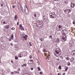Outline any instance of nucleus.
<instances>
[{"label": "nucleus", "instance_id": "nucleus-30", "mask_svg": "<svg viewBox=\"0 0 75 75\" xmlns=\"http://www.w3.org/2000/svg\"><path fill=\"white\" fill-rule=\"evenodd\" d=\"M29 45H30V46H32V45H31V42H29Z\"/></svg>", "mask_w": 75, "mask_h": 75}, {"label": "nucleus", "instance_id": "nucleus-32", "mask_svg": "<svg viewBox=\"0 0 75 75\" xmlns=\"http://www.w3.org/2000/svg\"><path fill=\"white\" fill-rule=\"evenodd\" d=\"M27 13H28V11L27 10L26 11V12H25V13L26 15H27Z\"/></svg>", "mask_w": 75, "mask_h": 75}, {"label": "nucleus", "instance_id": "nucleus-35", "mask_svg": "<svg viewBox=\"0 0 75 75\" xmlns=\"http://www.w3.org/2000/svg\"><path fill=\"white\" fill-rule=\"evenodd\" d=\"M47 59H48V60H49V59H50V57H48V56H47Z\"/></svg>", "mask_w": 75, "mask_h": 75}, {"label": "nucleus", "instance_id": "nucleus-22", "mask_svg": "<svg viewBox=\"0 0 75 75\" xmlns=\"http://www.w3.org/2000/svg\"><path fill=\"white\" fill-rule=\"evenodd\" d=\"M15 72L16 74H20L19 72H18L17 71H15Z\"/></svg>", "mask_w": 75, "mask_h": 75}, {"label": "nucleus", "instance_id": "nucleus-16", "mask_svg": "<svg viewBox=\"0 0 75 75\" xmlns=\"http://www.w3.org/2000/svg\"><path fill=\"white\" fill-rule=\"evenodd\" d=\"M55 41L57 43L59 42V38H57L56 39V40H55Z\"/></svg>", "mask_w": 75, "mask_h": 75}, {"label": "nucleus", "instance_id": "nucleus-8", "mask_svg": "<svg viewBox=\"0 0 75 75\" xmlns=\"http://www.w3.org/2000/svg\"><path fill=\"white\" fill-rule=\"evenodd\" d=\"M71 11H72L71 9H67L64 10V12L66 14H68L69 13H70Z\"/></svg>", "mask_w": 75, "mask_h": 75}, {"label": "nucleus", "instance_id": "nucleus-48", "mask_svg": "<svg viewBox=\"0 0 75 75\" xmlns=\"http://www.w3.org/2000/svg\"><path fill=\"white\" fill-rule=\"evenodd\" d=\"M71 65V64L70 63L68 64V66H69Z\"/></svg>", "mask_w": 75, "mask_h": 75}, {"label": "nucleus", "instance_id": "nucleus-53", "mask_svg": "<svg viewBox=\"0 0 75 75\" xmlns=\"http://www.w3.org/2000/svg\"><path fill=\"white\" fill-rule=\"evenodd\" d=\"M24 65H22V67H24Z\"/></svg>", "mask_w": 75, "mask_h": 75}, {"label": "nucleus", "instance_id": "nucleus-23", "mask_svg": "<svg viewBox=\"0 0 75 75\" xmlns=\"http://www.w3.org/2000/svg\"><path fill=\"white\" fill-rule=\"evenodd\" d=\"M5 74V72L4 71H2V75H4Z\"/></svg>", "mask_w": 75, "mask_h": 75}, {"label": "nucleus", "instance_id": "nucleus-34", "mask_svg": "<svg viewBox=\"0 0 75 75\" xmlns=\"http://www.w3.org/2000/svg\"><path fill=\"white\" fill-rule=\"evenodd\" d=\"M43 52H45L46 51V50H45L44 49L43 50Z\"/></svg>", "mask_w": 75, "mask_h": 75}, {"label": "nucleus", "instance_id": "nucleus-44", "mask_svg": "<svg viewBox=\"0 0 75 75\" xmlns=\"http://www.w3.org/2000/svg\"><path fill=\"white\" fill-rule=\"evenodd\" d=\"M57 61H59V58L57 59Z\"/></svg>", "mask_w": 75, "mask_h": 75}, {"label": "nucleus", "instance_id": "nucleus-42", "mask_svg": "<svg viewBox=\"0 0 75 75\" xmlns=\"http://www.w3.org/2000/svg\"><path fill=\"white\" fill-rule=\"evenodd\" d=\"M18 71H20V69H18Z\"/></svg>", "mask_w": 75, "mask_h": 75}, {"label": "nucleus", "instance_id": "nucleus-5", "mask_svg": "<svg viewBox=\"0 0 75 75\" xmlns=\"http://www.w3.org/2000/svg\"><path fill=\"white\" fill-rule=\"evenodd\" d=\"M60 38H61L62 40V41L64 42L65 41L67 40V36L66 35H61L60 36Z\"/></svg>", "mask_w": 75, "mask_h": 75}, {"label": "nucleus", "instance_id": "nucleus-31", "mask_svg": "<svg viewBox=\"0 0 75 75\" xmlns=\"http://www.w3.org/2000/svg\"><path fill=\"white\" fill-rule=\"evenodd\" d=\"M50 38L51 39H52V35H50Z\"/></svg>", "mask_w": 75, "mask_h": 75}, {"label": "nucleus", "instance_id": "nucleus-21", "mask_svg": "<svg viewBox=\"0 0 75 75\" xmlns=\"http://www.w3.org/2000/svg\"><path fill=\"white\" fill-rule=\"evenodd\" d=\"M13 34H12L11 36V39H13V36L14 35H13Z\"/></svg>", "mask_w": 75, "mask_h": 75}, {"label": "nucleus", "instance_id": "nucleus-20", "mask_svg": "<svg viewBox=\"0 0 75 75\" xmlns=\"http://www.w3.org/2000/svg\"><path fill=\"white\" fill-rule=\"evenodd\" d=\"M65 71H67V70H68V67H65Z\"/></svg>", "mask_w": 75, "mask_h": 75}, {"label": "nucleus", "instance_id": "nucleus-55", "mask_svg": "<svg viewBox=\"0 0 75 75\" xmlns=\"http://www.w3.org/2000/svg\"><path fill=\"white\" fill-rule=\"evenodd\" d=\"M61 58H62V59H63V58L62 57H61Z\"/></svg>", "mask_w": 75, "mask_h": 75}, {"label": "nucleus", "instance_id": "nucleus-27", "mask_svg": "<svg viewBox=\"0 0 75 75\" xmlns=\"http://www.w3.org/2000/svg\"><path fill=\"white\" fill-rule=\"evenodd\" d=\"M66 59H67V60H69V57H67L66 58Z\"/></svg>", "mask_w": 75, "mask_h": 75}, {"label": "nucleus", "instance_id": "nucleus-36", "mask_svg": "<svg viewBox=\"0 0 75 75\" xmlns=\"http://www.w3.org/2000/svg\"><path fill=\"white\" fill-rule=\"evenodd\" d=\"M30 58V59H31V58H32V56H30L29 57Z\"/></svg>", "mask_w": 75, "mask_h": 75}, {"label": "nucleus", "instance_id": "nucleus-25", "mask_svg": "<svg viewBox=\"0 0 75 75\" xmlns=\"http://www.w3.org/2000/svg\"><path fill=\"white\" fill-rule=\"evenodd\" d=\"M15 58L16 59H18V57H17V56H15Z\"/></svg>", "mask_w": 75, "mask_h": 75}, {"label": "nucleus", "instance_id": "nucleus-40", "mask_svg": "<svg viewBox=\"0 0 75 75\" xmlns=\"http://www.w3.org/2000/svg\"><path fill=\"white\" fill-rule=\"evenodd\" d=\"M40 74H41V75H42V72H40Z\"/></svg>", "mask_w": 75, "mask_h": 75}, {"label": "nucleus", "instance_id": "nucleus-45", "mask_svg": "<svg viewBox=\"0 0 75 75\" xmlns=\"http://www.w3.org/2000/svg\"><path fill=\"white\" fill-rule=\"evenodd\" d=\"M30 62H33V60H30Z\"/></svg>", "mask_w": 75, "mask_h": 75}, {"label": "nucleus", "instance_id": "nucleus-17", "mask_svg": "<svg viewBox=\"0 0 75 75\" xmlns=\"http://www.w3.org/2000/svg\"><path fill=\"white\" fill-rule=\"evenodd\" d=\"M70 61L72 62L74 61V59L73 57H72L71 59H70Z\"/></svg>", "mask_w": 75, "mask_h": 75}, {"label": "nucleus", "instance_id": "nucleus-10", "mask_svg": "<svg viewBox=\"0 0 75 75\" xmlns=\"http://www.w3.org/2000/svg\"><path fill=\"white\" fill-rule=\"evenodd\" d=\"M62 32L64 34H67V33H68V32H67V31L66 30H64L62 31Z\"/></svg>", "mask_w": 75, "mask_h": 75}, {"label": "nucleus", "instance_id": "nucleus-60", "mask_svg": "<svg viewBox=\"0 0 75 75\" xmlns=\"http://www.w3.org/2000/svg\"><path fill=\"white\" fill-rule=\"evenodd\" d=\"M55 1H56V0H55Z\"/></svg>", "mask_w": 75, "mask_h": 75}, {"label": "nucleus", "instance_id": "nucleus-2", "mask_svg": "<svg viewBox=\"0 0 75 75\" xmlns=\"http://www.w3.org/2000/svg\"><path fill=\"white\" fill-rule=\"evenodd\" d=\"M54 54L56 57H59V56H60L61 54V50L59 48H56L55 50Z\"/></svg>", "mask_w": 75, "mask_h": 75}, {"label": "nucleus", "instance_id": "nucleus-14", "mask_svg": "<svg viewBox=\"0 0 75 75\" xmlns=\"http://www.w3.org/2000/svg\"><path fill=\"white\" fill-rule=\"evenodd\" d=\"M20 28L21 30H24V28H23V27H22V25L21 24L20 25Z\"/></svg>", "mask_w": 75, "mask_h": 75}, {"label": "nucleus", "instance_id": "nucleus-52", "mask_svg": "<svg viewBox=\"0 0 75 75\" xmlns=\"http://www.w3.org/2000/svg\"><path fill=\"white\" fill-rule=\"evenodd\" d=\"M31 70H33V68H31Z\"/></svg>", "mask_w": 75, "mask_h": 75}, {"label": "nucleus", "instance_id": "nucleus-19", "mask_svg": "<svg viewBox=\"0 0 75 75\" xmlns=\"http://www.w3.org/2000/svg\"><path fill=\"white\" fill-rule=\"evenodd\" d=\"M19 57L20 58H21L22 57H23V54H19Z\"/></svg>", "mask_w": 75, "mask_h": 75}, {"label": "nucleus", "instance_id": "nucleus-29", "mask_svg": "<svg viewBox=\"0 0 75 75\" xmlns=\"http://www.w3.org/2000/svg\"><path fill=\"white\" fill-rule=\"evenodd\" d=\"M59 69H61V66H59Z\"/></svg>", "mask_w": 75, "mask_h": 75}, {"label": "nucleus", "instance_id": "nucleus-1", "mask_svg": "<svg viewBox=\"0 0 75 75\" xmlns=\"http://www.w3.org/2000/svg\"><path fill=\"white\" fill-rule=\"evenodd\" d=\"M18 8L19 10L21 12V11H22L23 13L25 12V13L26 11L27 10L28 12H26V15H28V14H29V11H28V8H26V9H23V8L21 7V6L20 4H18Z\"/></svg>", "mask_w": 75, "mask_h": 75}, {"label": "nucleus", "instance_id": "nucleus-33", "mask_svg": "<svg viewBox=\"0 0 75 75\" xmlns=\"http://www.w3.org/2000/svg\"><path fill=\"white\" fill-rule=\"evenodd\" d=\"M15 29V28H11V30H14Z\"/></svg>", "mask_w": 75, "mask_h": 75}, {"label": "nucleus", "instance_id": "nucleus-37", "mask_svg": "<svg viewBox=\"0 0 75 75\" xmlns=\"http://www.w3.org/2000/svg\"><path fill=\"white\" fill-rule=\"evenodd\" d=\"M23 65L24 67H26V66H27V64H24Z\"/></svg>", "mask_w": 75, "mask_h": 75}, {"label": "nucleus", "instance_id": "nucleus-59", "mask_svg": "<svg viewBox=\"0 0 75 75\" xmlns=\"http://www.w3.org/2000/svg\"><path fill=\"white\" fill-rule=\"evenodd\" d=\"M28 63L29 64H31L30 63H29L28 62Z\"/></svg>", "mask_w": 75, "mask_h": 75}, {"label": "nucleus", "instance_id": "nucleus-15", "mask_svg": "<svg viewBox=\"0 0 75 75\" xmlns=\"http://www.w3.org/2000/svg\"><path fill=\"white\" fill-rule=\"evenodd\" d=\"M14 19L15 20V21H17V15H15L14 17Z\"/></svg>", "mask_w": 75, "mask_h": 75}, {"label": "nucleus", "instance_id": "nucleus-18", "mask_svg": "<svg viewBox=\"0 0 75 75\" xmlns=\"http://www.w3.org/2000/svg\"><path fill=\"white\" fill-rule=\"evenodd\" d=\"M9 25H6L5 26V28H6L7 29V28H9Z\"/></svg>", "mask_w": 75, "mask_h": 75}, {"label": "nucleus", "instance_id": "nucleus-24", "mask_svg": "<svg viewBox=\"0 0 75 75\" xmlns=\"http://www.w3.org/2000/svg\"><path fill=\"white\" fill-rule=\"evenodd\" d=\"M38 4V5L39 6H42V4Z\"/></svg>", "mask_w": 75, "mask_h": 75}, {"label": "nucleus", "instance_id": "nucleus-7", "mask_svg": "<svg viewBox=\"0 0 75 75\" xmlns=\"http://www.w3.org/2000/svg\"><path fill=\"white\" fill-rule=\"evenodd\" d=\"M33 16L35 18H38V17L40 16V14H38V13L36 12L34 14Z\"/></svg>", "mask_w": 75, "mask_h": 75}, {"label": "nucleus", "instance_id": "nucleus-3", "mask_svg": "<svg viewBox=\"0 0 75 75\" xmlns=\"http://www.w3.org/2000/svg\"><path fill=\"white\" fill-rule=\"evenodd\" d=\"M36 25L38 27L40 28V27H42L43 26V22L42 21H40L36 23Z\"/></svg>", "mask_w": 75, "mask_h": 75}, {"label": "nucleus", "instance_id": "nucleus-38", "mask_svg": "<svg viewBox=\"0 0 75 75\" xmlns=\"http://www.w3.org/2000/svg\"><path fill=\"white\" fill-rule=\"evenodd\" d=\"M2 72H3V71H0V74H2Z\"/></svg>", "mask_w": 75, "mask_h": 75}, {"label": "nucleus", "instance_id": "nucleus-43", "mask_svg": "<svg viewBox=\"0 0 75 75\" xmlns=\"http://www.w3.org/2000/svg\"><path fill=\"white\" fill-rule=\"evenodd\" d=\"M12 7H13V8H14L15 7V6L14 5L12 6Z\"/></svg>", "mask_w": 75, "mask_h": 75}, {"label": "nucleus", "instance_id": "nucleus-49", "mask_svg": "<svg viewBox=\"0 0 75 75\" xmlns=\"http://www.w3.org/2000/svg\"><path fill=\"white\" fill-rule=\"evenodd\" d=\"M1 6H2V7L3 6V4H1Z\"/></svg>", "mask_w": 75, "mask_h": 75}, {"label": "nucleus", "instance_id": "nucleus-47", "mask_svg": "<svg viewBox=\"0 0 75 75\" xmlns=\"http://www.w3.org/2000/svg\"><path fill=\"white\" fill-rule=\"evenodd\" d=\"M11 44L10 45H13V43H11Z\"/></svg>", "mask_w": 75, "mask_h": 75}, {"label": "nucleus", "instance_id": "nucleus-57", "mask_svg": "<svg viewBox=\"0 0 75 75\" xmlns=\"http://www.w3.org/2000/svg\"><path fill=\"white\" fill-rule=\"evenodd\" d=\"M9 41H11V39H10Z\"/></svg>", "mask_w": 75, "mask_h": 75}, {"label": "nucleus", "instance_id": "nucleus-50", "mask_svg": "<svg viewBox=\"0 0 75 75\" xmlns=\"http://www.w3.org/2000/svg\"><path fill=\"white\" fill-rule=\"evenodd\" d=\"M19 22H17V25H19Z\"/></svg>", "mask_w": 75, "mask_h": 75}, {"label": "nucleus", "instance_id": "nucleus-6", "mask_svg": "<svg viewBox=\"0 0 75 75\" xmlns=\"http://www.w3.org/2000/svg\"><path fill=\"white\" fill-rule=\"evenodd\" d=\"M75 44V40L73 41L72 40H71L69 42V46L70 47H72L74 46V44Z\"/></svg>", "mask_w": 75, "mask_h": 75}, {"label": "nucleus", "instance_id": "nucleus-26", "mask_svg": "<svg viewBox=\"0 0 75 75\" xmlns=\"http://www.w3.org/2000/svg\"><path fill=\"white\" fill-rule=\"evenodd\" d=\"M38 69L39 71H41V69H40V67H38Z\"/></svg>", "mask_w": 75, "mask_h": 75}, {"label": "nucleus", "instance_id": "nucleus-41", "mask_svg": "<svg viewBox=\"0 0 75 75\" xmlns=\"http://www.w3.org/2000/svg\"><path fill=\"white\" fill-rule=\"evenodd\" d=\"M11 74H14V72H11Z\"/></svg>", "mask_w": 75, "mask_h": 75}, {"label": "nucleus", "instance_id": "nucleus-28", "mask_svg": "<svg viewBox=\"0 0 75 75\" xmlns=\"http://www.w3.org/2000/svg\"><path fill=\"white\" fill-rule=\"evenodd\" d=\"M7 22H6L4 21L3 22V24H7Z\"/></svg>", "mask_w": 75, "mask_h": 75}, {"label": "nucleus", "instance_id": "nucleus-58", "mask_svg": "<svg viewBox=\"0 0 75 75\" xmlns=\"http://www.w3.org/2000/svg\"><path fill=\"white\" fill-rule=\"evenodd\" d=\"M50 75H52V73H50Z\"/></svg>", "mask_w": 75, "mask_h": 75}, {"label": "nucleus", "instance_id": "nucleus-13", "mask_svg": "<svg viewBox=\"0 0 75 75\" xmlns=\"http://www.w3.org/2000/svg\"><path fill=\"white\" fill-rule=\"evenodd\" d=\"M42 19L44 21H47V18H46L45 16L43 17Z\"/></svg>", "mask_w": 75, "mask_h": 75}, {"label": "nucleus", "instance_id": "nucleus-39", "mask_svg": "<svg viewBox=\"0 0 75 75\" xmlns=\"http://www.w3.org/2000/svg\"><path fill=\"white\" fill-rule=\"evenodd\" d=\"M42 38H40V40L41 41H42Z\"/></svg>", "mask_w": 75, "mask_h": 75}, {"label": "nucleus", "instance_id": "nucleus-56", "mask_svg": "<svg viewBox=\"0 0 75 75\" xmlns=\"http://www.w3.org/2000/svg\"><path fill=\"white\" fill-rule=\"evenodd\" d=\"M0 65H1V62H0Z\"/></svg>", "mask_w": 75, "mask_h": 75}, {"label": "nucleus", "instance_id": "nucleus-12", "mask_svg": "<svg viewBox=\"0 0 75 75\" xmlns=\"http://www.w3.org/2000/svg\"><path fill=\"white\" fill-rule=\"evenodd\" d=\"M24 35H23V37L24 38L25 40H27V38L28 37L27 35H25V36H23Z\"/></svg>", "mask_w": 75, "mask_h": 75}, {"label": "nucleus", "instance_id": "nucleus-46", "mask_svg": "<svg viewBox=\"0 0 75 75\" xmlns=\"http://www.w3.org/2000/svg\"><path fill=\"white\" fill-rule=\"evenodd\" d=\"M11 63H13V60H11Z\"/></svg>", "mask_w": 75, "mask_h": 75}, {"label": "nucleus", "instance_id": "nucleus-11", "mask_svg": "<svg viewBox=\"0 0 75 75\" xmlns=\"http://www.w3.org/2000/svg\"><path fill=\"white\" fill-rule=\"evenodd\" d=\"M71 8H74L75 7V4L72 2H71Z\"/></svg>", "mask_w": 75, "mask_h": 75}, {"label": "nucleus", "instance_id": "nucleus-51", "mask_svg": "<svg viewBox=\"0 0 75 75\" xmlns=\"http://www.w3.org/2000/svg\"><path fill=\"white\" fill-rule=\"evenodd\" d=\"M58 75H61V74L60 73H59L58 74Z\"/></svg>", "mask_w": 75, "mask_h": 75}, {"label": "nucleus", "instance_id": "nucleus-4", "mask_svg": "<svg viewBox=\"0 0 75 75\" xmlns=\"http://www.w3.org/2000/svg\"><path fill=\"white\" fill-rule=\"evenodd\" d=\"M50 17L52 18H56V15L54 12L50 13Z\"/></svg>", "mask_w": 75, "mask_h": 75}, {"label": "nucleus", "instance_id": "nucleus-54", "mask_svg": "<svg viewBox=\"0 0 75 75\" xmlns=\"http://www.w3.org/2000/svg\"><path fill=\"white\" fill-rule=\"evenodd\" d=\"M63 75H65V73H63Z\"/></svg>", "mask_w": 75, "mask_h": 75}, {"label": "nucleus", "instance_id": "nucleus-9", "mask_svg": "<svg viewBox=\"0 0 75 75\" xmlns=\"http://www.w3.org/2000/svg\"><path fill=\"white\" fill-rule=\"evenodd\" d=\"M61 26L60 25H59V26L57 27V31H60L61 30Z\"/></svg>", "mask_w": 75, "mask_h": 75}]
</instances>
